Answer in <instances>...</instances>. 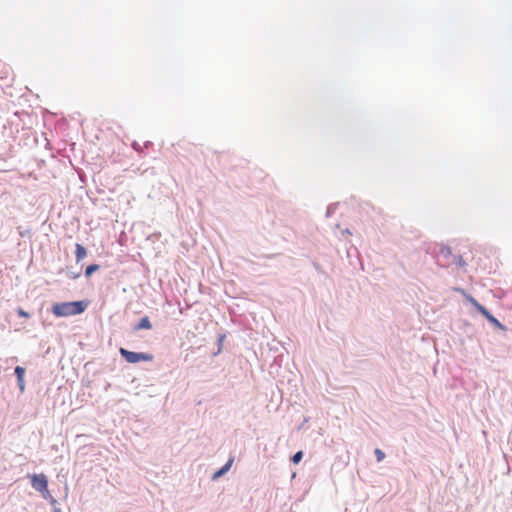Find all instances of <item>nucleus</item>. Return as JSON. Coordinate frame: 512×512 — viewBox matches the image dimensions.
<instances>
[{
	"mask_svg": "<svg viewBox=\"0 0 512 512\" xmlns=\"http://www.w3.org/2000/svg\"><path fill=\"white\" fill-rule=\"evenodd\" d=\"M87 303L84 301L60 302L52 306V312L56 317L78 315L85 311Z\"/></svg>",
	"mask_w": 512,
	"mask_h": 512,
	"instance_id": "f257e3e1",
	"label": "nucleus"
},
{
	"mask_svg": "<svg viewBox=\"0 0 512 512\" xmlns=\"http://www.w3.org/2000/svg\"><path fill=\"white\" fill-rule=\"evenodd\" d=\"M119 352L121 356L129 363H138L141 361L149 362L153 360V355L149 353L133 352L125 348H120Z\"/></svg>",
	"mask_w": 512,
	"mask_h": 512,
	"instance_id": "f03ea898",
	"label": "nucleus"
},
{
	"mask_svg": "<svg viewBox=\"0 0 512 512\" xmlns=\"http://www.w3.org/2000/svg\"><path fill=\"white\" fill-rule=\"evenodd\" d=\"M32 487L42 493L44 497L49 494L48 481L44 474H34L30 476Z\"/></svg>",
	"mask_w": 512,
	"mask_h": 512,
	"instance_id": "7ed1b4c3",
	"label": "nucleus"
},
{
	"mask_svg": "<svg viewBox=\"0 0 512 512\" xmlns=\"http://www.w3.org/2000/svg\"><path fill=\"white\" fill-rule=\"evenodd\" d=\"M471 302L472 304L476 307V309L486 318L488 319L491 323H495V324H498V321L496 318H494L489 312L488 310L482 306L481 304H479L475 299L471 298Z\"/></svg>",
	"mask_w": 512,
	"mask_h": 512,
	"instance_id": "20e7f679",
	"label": "nucleus"
},
{
	"mask_svg": "<svg viewBox=\"0 0 512 512\" xmlns=\"http://www.w3.org/2000/svg\"><path fill=\"white\" fill-rule=\"evenodd\" d=\"M15 374L17 376V382H18L19 389L21 392H24L25 391V382H24L25 369L21 366H17L15 368Z\"/></svg>",
	"mask_w": 512,
	"mask_h": 512,
	"instance_id": "39448f33",
	"label": "nucleus"
},
{
	"mask_svg": "<svg viewBox=\"0 0 512 512\" xmlns=\"http://www.w3.org/2000/svg\"><path fill=\"white\" fill-rule=\"evenodd\" d=\"M87 255V251L85 247L79 243L76 244V250H75V257L76 261L80 262L82 261Z\"/></svg>",
	"mask_w": 512,
	"mask_h": 512,
	"instance_id": "423d86ee",
	"label": "nucleus"
},
{
	"mask_svg": "<svg viewBox=\"0 0 512 512\" xmlns=\"http://www.w3.org/2000/svg\"><path fill=\"white\" fill-rule=\"evenodd\" d=\"M152 325L148 317H143L135 327V330L151 329Z\"/></svg>",
	"mask_w": 512,
	"mask_h": 512,
	"instance_id": "0eeeda50",
	"label": "nucleus"
},
{
	"mask_svg": "<svg viewBox=\"0 0 512 512\" xmlns=\"http://www.w3.org/2000/svg\"><path fill=\"white\" fill-rule=\"evenodd\" d=\"M232 463H233V458L229 459V461L220 470H218L214 474V478H218V477L222 476L224 473H226L230 469Z\"/></svg>",
	"mask_w": 512,
	"mask_h": 512,
	"instance_id": "6e6552de",
	"label": "nucleus"
},
{
	"mask_svg": "<svg viewBox=\"0 0 512 512\" xmlns=\"http://www.w3.org/2000/svg\"><path fill=\"white\" fill-rule=\"evenodd\" d=\"M99 269L98 264H91L89 265L85 270V276L90 277L94 272H96Z\"/></svg>",
	"mask_w": 512,
	"mask_h": 512,
	"instance_id": "1a4fd4ad",
	"label": "nucleus"
},
{
	"mask_svg": "<svg viewBox=\"0 0 512 512\" xmlns=\"http://www.w3.org/2000/svg\"><path fill=\"white\" fill-rule=\"evenodd\" d=\"M439 254L443 257H450L451 256V249L449 247H442L439 251Z\"/></svg>",
	"mask_w": 512,
	"mask_h": 512,
	"instance_id": "9d476101",
	"label": "nucleus"
},
{
	"mask_svg": "<svg viewBox=\"0 0 512 512\" xmlns=\"http://www.w3.org/2000/svg\"><path fill=\"white\" fill-rule=\"evenodd\" d=\"M302 457H303V452L302 451H298L297 453H295L293 455L292 462L294 464H298L301 461Z\"/></svg>",
	"mask_w": 512,
	"mask_h": 512,
	"instance_id": "9b49d317",
	"label": "nucleus"
},
{
	"mask_svg": "<svg viewBox=\"0 0 512 512\" xmlns=\"http://www.w3.org/2000/svg\"><path fill=\"white\" fill-rule=\"evenodd\" d=\"M375 455L378 462L382 461L385 458V453L380 449L375 450Z\"/></svg>",
	"mask_w": 512,
	"mask_h": 512,
	"instance_id": "f8f14e48",
	"label": "nucleus"
},
{
	"mask_svg": "<svg viewBox=\"0 0 512 512\" xmlns=\"http://www.w3.org/2000/svg\"><path fill=\"white\" fill-rule=\"evenodd\" d=\"M17 312H18V315H19L20 317H24V318H28V317H29V313H27L26 311H24V310H23V309H21V308H20V309H18V311H17Z\"/></svg>",
	"mask_w": 512,
	"mask_h": 512,
	"instance_id": "ddd939ff",
	"label": "nucleus"
},
{
	"mask_svg": "<svg viewBox=\"0 0 512 512\" xmlns=\"http://www.w3.org/2000/svg\"><path fill=\"white\" fill-rule=\"evenodd\" d=\"M452 263H457V262H456V257H453V260H452V261H449V260H448V261H446V262L444 263V265H450V264H452Z\"/></svg>",
	"mask_w": 512,
	"mask_h": 512,
	"instance_id": "4468645a",
	"label": "nucleus"
}]
</instances>
